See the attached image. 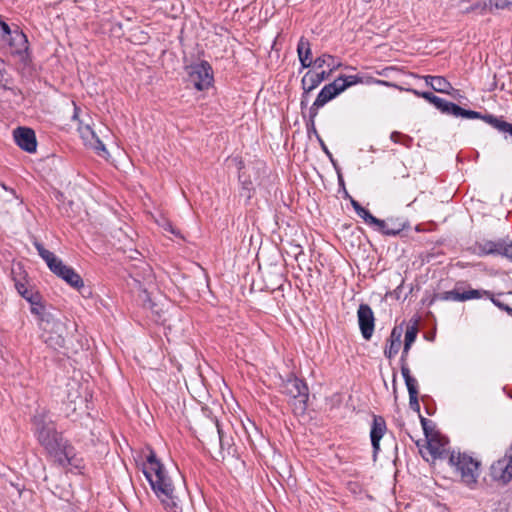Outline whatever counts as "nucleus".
<instances>
[{
    "mask_svg": "<svg viewBox=\"0 0 512 512\" xmlns=\"http://www.w3.org/2000/svg\"><path fill=\"white\" fill-rule=\"evenodd\" d=\"M32 425L38 442L55 463L62 467L77 466L73 447L56 430L55 424L45 408L36 410L32 418Z\"/></svg>",
    "mask_w": 512,
    "mask_h": 512,
    "instance_id": "1",
    "label": "nucleus"
},
{
    "mask_svg": "<svg viewBox=\"0 0 512 512\" xmlns=\"http://www.w3.org/2000/svg\"><path fill=\"white\" fill-rule=\"evenodd\" d=\"M143 473L165 508L176 512L179 497L176 494L175 486L153 451H150L147 456V461L143 465Z\"/></svg>",
    "mask_w": 512,
    "mask_h": 512,
    "instance_id": "2",
    "label": "nucleus"
},
{
    "mask_svg": "<svg viewBox=\"0 0 512 512\" xmlns=\"http://www.w3.org/2000/svg\"><path fill=\"white\" fill-rule=\"evenodd\" d=\"M363 82V78L358 75H342L335 79L332 83L325 85L319 92L317 98L315 99L310 109L311 117H315L317 114V110L320 107H323L326 103H328L330 100H332L340 93L345 91L348 87Z\"/></svg>",
    "mask_w": 512,
    "mask_h": 512,
    "instance_id": "3",
    "label": "nucleus"
},
{
    "mask_svg": "<svg viewBox=\"0 0 512 512\" xmlns=\"http://www.w3.org/2000/svg\"><path fill=\"white\" fill-rule=\"evenodd\" d=\"M34 245L40 257L46 262L47 266L54 274L65 280L73 288L80 289L84 286L82 278L73 268L64 265L54 253L45 249L41 243L35 242Z\"/></svg>",
    "mask_w": 512,
    "mask_h": 512,
    "instance_id": "4",
    "label": "nucleus"
},
{
    "mask_svg": "<svg viewBox=\"0 0 512 512\" xmlns=\"http://www.w3.org/2000/svg\"><path fill=\"white\" fill-rule=\"evenodd\" d=\"M449 464L455 468L465 485L472 486L477 482L480 463L476 459L465 453L452 452L449 455Z\"/></svg>",
    "mask_w": 512,
    "mask_h": 512,
    "instance_id": "5",
    "label": "nucleus"
},
{
    "mask_svg": "<svg viewBox=\"0 0 512 512\" xmlns=\"http://www.w3.org/2000/svg\"><path fill=\"white\" fill-rule=\"evenodd\" d=\"M281 392L290 398L295 413L306 410L309 397L307 385L295 376H289L281 386Z\"/></svg>",
    "mask_w": 512,
    "mask_h": 512,
    "instance_id": "6",
    "label": "nucleus"
},
{
    "mask_svg": "<svg viewBox=\"0 0 512 512\" xmlns=\"http://www.w3.org/2000/svg\"><path fill=\"white\" fill-rule=\"evenodd\" d=\"M421 424L426 436V445L420 448L422 456L429 461L444 457L447 454V440L439 434H431L429 432L430 421L424 417H420Z\"/></svg>",
    "mask_w": 512,
    "mask_h": 512,
    "instance_id": "7",
    "label": "nucleus"
},
{
    "mask_svg": "<svg viewBox=\"0 0 512 512\" xmlns=\"http://www.w3.org/2000/svg\"><path fill=\"white\" fill-rule=\"evenodd\" d=\"M186 70L189 82L193 84L197 90L202 91L211 86L213 82V72L208 62L202 61L189 65Z\"/></svg>",
    "mask_w": 512,
    "mask_h": 512,
    "instance_id": "8",
    "label": "nucleus"
},
{
    "mask_svg": "<svg viewBox=\"0 0 512 512\" xmlns=\"http://www.w3.org/2000/svg\"><path fill=\"white\" fill-rule=\"evenodd\" d=\"M351 204L356 214L362 218L367 225L372 226L375 230L381 232L382 234L395 236L401 232L400 227L397 229H389L388 221L376 218L367 209L362 207L358 201L352 199Z\"/></svg>",
    "mask_w": 512,
    "mask_h": 512,
    "instance_id": "9",
    "label": "nucleus"
},
{
    "mask_svg": "<svg viewBox=\"0 0 512 512\" xmlns=\"http://www.w3.org/2000/svg\"><path fill=\"white\" fill-rule=\"evenodd\" d=\"M358 324L365 340H370L375 326V317L368 304H360L357 310Z\"/></svg>",
    "mask_w": 512,
    "mask_h": 512,
    "instance_id": "10",
    "label": "nucleus"
},
{
    "mask_svg": "<svg viewBox=\"0 0 512 512\" xmlns=\"http://www.w3.org/2000/svg\"><path fill=\"white\" fill-rule=\"evenodd\" d=\"M16 144L28 153H33L37 148L35 133L32 129L26 127H18L13 132Z\"/></svg>",
    "mask_w": 512,
    "mask_h": 512,
    "instance_id": "11",
    "label": "nucleus"
},
{
    "mask_svg": "<svg viewBox=\"0 0 512 512\" xmlns=\"http://www.w3.org/2000/svg\"><path fill=\"white\" fill-rule=\"evenodd\" d=\"M81 138L86 146L91 147L96 153L102 157L108 155V151L102 141L97 137L95 132L89 125H81L78 128Z\"/></svg>",
    "mask_w": 512,
    "mask_h": 512,
    "instance_id": "12",
    "label": "nucleus"
},
{
    "mask_svg": "<svg viewBox=\"0 0 512 512\" xmlns=\"http://www.w3.org/2000/svg\"><path fill=\"white\" fill-rule=\"evenodd\" d=\"M402 334L403 328L401 326H396L392 329L390 337L387 340V344L384 349V355L388 359H392L399 352L402 343Z\"/></svg>",
    "mask_w": 512,
    "mask_h": 512,
    "instance_id": "13",
    "label": "nucleus"
},
{
    "mask_svg": "<svg viewBox=\"0 0 512 512\" xmlns=\"http://www.w3.org/2000/svg\"><path fill=\"white\" fill-rule=\"evenodd\" d=\"M386 432V423L381 416H374L373 424L370 431V438L374 454L380 449V440Z\"/></svg>",
    "mask_w": 512,
    "mask_h": 512,
    "instance_id": "14",
    "label": "nucleus"
},
{
    "mask_svg": "<svg viewBox=\"0 0 512 512\" xmlns=\"http://www.w3.org/2000/svg\"><path fill=\"white\" fill-rule=\"evenodd\" d=\"M423 79L425 80L426 84L436 92L445 93L449 95H453L454 92H457L452 87L451 83L443 76L426 75L423 76Z\"/></svg>",
    "mask_w": 512,
    "mask_h": 512,
    "instance_id": "15",
    "label": "nucleus"
},
{
    "mask_svg": "<svg viewBox=\"0 0 512 512\" xmlns=\"http://www.w3.org/2000/svg\"><path fill=\"white\" fill-rule=\"evenodd\" d=\"M52 324L55 328H58V334L49 333V336L46 337V343L57 349L64 346L66 327L62 321L56 319H52Z\"/></svg>",
    "mask_w": 512,
    "mask_h": 512,
    "instance_id": "16",
    "label": "nucleus"
},
{
    "mask_svg": "<svg viewBox=\"0 0 512 512\" xmlns=\"http://www.w3.org/2000/svg\"><path fill=\"white\" fill-rule=\"evenodd\" d=\"M503 240H483L476 244L475 250L479 255H500Z\"/></svg>",
    "mask_w": 512,
    "mask_h": 512,
    "instance_id": "17",
    "label": "nucleus"
},
{
    "mask_svg": "<svg viewBox=\"0 0 512 512\" xmlns=\"http://www.w3.org/2000/svg\"><path fill=\"white\" fill-rule=\"evenodd\" d=\"M297 53H298V57L301 62V65L304 68H308L312 64H314V61H312V57H311L310 42L306 38H304V37L300 38L298 45H297Z\"/></svg>",
    "mask_w": 512,
    "mask_h": 512,
    "instance_id": "18",
    "label": "nucleus"
},
{
    "mask_svg": "<svg viewBox=\"0 0 512 512\" xmlns=\"http://www.w3.org/2000/svg\"><path fill=\"white\" fill-rule=\"evenodd\" d=\"M314 66L317 69L327 66L329 67L330 73H333L334 71L341 67V62L336 60V58L332 55L323 54L314 60Z\"/></svg>",
    "mask_w": 512,
    "mask_h": 512,
    "instance_id": "19",
    "label": "nucleus"
},
{
    "mask_svg": "<svg viewBox=\"0 0 512 512\" xmlns=\"http://www.w3.org/2000/svg\"><path fill=\"white\" fill-rule=\"evenodd\" d=\"M484 122L497 129L499 132L506 133L512 138V124L506 122L502 118H498L494 115L484 117Z\"/></svg>",
    "mask_w": 512,
    "mask_h": 512,
    "instance_id": "20",
    "label": "nucleus"
},
{
    "mask_svg": "<svg viewBox=\"0 0 512 512\" xmlns=\"http://www.w3.org/2000/svg\"><path fill=\"white\" fill-rule=\"evenodd\" d=\"M418 330L415 326H408L405 331V339H404V347L401 356V361L404 362L405 358H407L408 352L415 342L417 337Z\"/></svg>",
    "mask_w": 512,
    "mask_h": 512,
    "instance_id": "21",
    "label": "nucleus"
},
{
    "mask_svg": "<svg viewBox=\"0 0 512 512\" xmlns=\"http://www.w3.org/2000/svg\"><path fill=\"white\" fill-rule=\"evenodd\" d=\"M315 71H308L302 78V86L306 92H311L321 84Z\"/></svg>",
    "mask_w": 512,
    "mask_h": 512,
    "instance_id": "22",
    "label": "nucleus"
},
{
    "mask_svg": "<svg viewBox=\"0 0 512 512\" xmlns=\"http://www.w3.org/2000/svg\"><path fill=\"white\" fill-rule=\"evenodd\" d=\"M435 107L440 110L442 113L453 115L455 117H458L459 111H461V107L452 103L448 102L442 98L439 97L438 102L436 103Z\"/></svg>",
    "mask_w": 512,
    "mask_h": 512,
    "instance_id": "23",
    "label": "nucleus"
},
{
    "mask_svg": "<svg viewBox=\"0 0 512 512\" xmlns=\"http://www.w3.org/2000/svg\"><path fill=\"white\" fill-rule=\"evenodd\" d=\"M500 296H504L503 293H499L495 296L493 293L490 294L489 299L491 302L497 306L499 309L507 312L510 316H512V307L506 304L505 302L499 299ZM506 297L510 298L508 301L512 304V292H508L505 294Z\"/></svg>",
    "mask_w": 512,
    "mask_h": 512,
    "instance_id": "24",
    "label": "nucleus"
},
{
    "mask_svg": "<svg viewBox=\"0 0 512 512\" xmlns=\"http://www.w3.org/2000/svg\"><path fill=\"white\" fill-rule=\"evenodd\" d=\"M461 294H462V301L464 302V301L473 300V299H480L483 297L489 298L491 292L488 290H483V289L470 288L468 290L461 291Z\"/></svg>",
    "mask_w": 512,
    "mask_h": 512,
    "instance_id": "25",
    "label": "nucleus"
},
{
    "mask_svg": "<svg viewBox=\"0 0 512 512\" xmlns=\"http://www.w3.org/2000/svg\"><path fill=\"white\" fill-rule=\"evenodd\" d=\"M494 9L512 12V0H489V11L493 12Z\"/></svg>",
    "mask_w": 512,
    "mask_h": 512,
    "instance_id": "26",
    "label": "nucleus"
},
{
    "mask_svg": "<svg viewBox=\"0 0 512 512\" xmlns=\"http://www.w3.org/2000/svg\"><path fill=\"white\" fill-rule=\"evenodd\" d=\"M441 300L445 301H455V302H463L462 301V294L458 287L451 291H446L440 295Z\"/></svg>",
    "mask_w": 512,
    "mask_h": 512,
    "instance_id": "27",
    "label": "nucleus"
},
{
    "mask_svg": "<svg viewBox=\"0 0 512 512\" xmlns=\"http://www.w3.org/2000/svg\"><path fill=\"white\" fill-rule=\"evenodd\" d=\"M490 114L482 115L479 112L466 110L461 108V111L458 113V117H463L467 119H482L484 121V117L489 116Z\"/></svg>",
    "mask_w": 512,
    "mask_h": 512,
    "instance_id": "28",
    "label": "nucleus"
},
{
    "mask_svg": "<svg viewBox=\"0 0 512 512\" xmlns=\"http://www.w3.org/2000/svg\"><path fill=\"white\" fill-rule=\"evenodd\" d=\"M157 222H158V225L160 227H162L164 231L170 232L171 234H173L177 237H182L180 232L172 225V223L169 220L162 218L161 220H159Z\"/></svg>",
    "mask_w": 512,
    "mask_h": 512,
    "instance_id": "29",
    "label": "nucleus"
},
{
    "mask_svg": "<svg viewBox=\"0 0 512 512\" xmlns=\"http://www.w3.org/2000/svg\"><path fill=\"white\" fill-rule=\"evenodd\" d=\"M413 93L416 96L421 97V98L427 100L429 103L433 104L434 106L436 105V103L438 102V99H439L438 96L434 95L431 92H419L417 90H413Z\"/></svg>",
    "mask_w": 512,
    "mask_h": 512,
    "instance_id": "30",
    "label": "nucleus"
},
{
    "mask_svg": "<svg viewBox=\"0 0 512 512\" xmlns=\"http://www.w3.org/2000/svg\"><path fill=\"white\" fill-rule=\"evenodd\" d=\"M500 255L512 260V241L503 240Z\"/></svg>",
    "mask_w": 512,
    "mask_h": 512,
    "instance_id": "31",
    "label": "nucleus"
},
{
    "mask_svg": "<svg viewBox=\"0 0 512 512\" xmlns=\"http://www.w3.org/2000/svg\"><path fill=\"white\" fill-rule=\"evenodd\" d=\"M405 384L407 386L409 395L418 394L417 380L415 378L410 377V378L405 379Z\"/></svg>",
    "mask_w": 512,
    "mask_h": 512,
    "instance_id": "32",
    "label": "nucleus"
},
{
    "mask_svg": "<svg viewBox=\"0 0 512 512\" xmlns=\"http://www.w3.org/2000/svg\"><path fill=\"white\" fill-rule=\"evenodd\" d=\"M476 10H479L480 14H484L485 11H489V2L486 3H476L472 6H470L469 8H467L466 12H473V11H476Z\"/></svg>",
    "mask_w": 512,
    "mask_h": 512,
    "instance_id": "33",
    "label": "nucleus"
},
{
    "mask_svg": "<svg viewBox=\"0 0 512 512\" xmlns=\"http://www.w3.org/2000/svg\"><path fill=\"white\" fill-rule=\"evenodd\" d=\"M390 138L393 142L401 144H406V142L410 141L409 137L404 136L399 132H393Z\"/></svg>",
    "mask_w": 512,
    "mask_h": 512,
    "instance_id": "34",
    "label": "nucleus"
},
{
    "mask_svg": "<svg viewBox=\"0 0 512 512\" xmlns=\"http://www.w3.org/2000/svg\"><path fill=\"white\" fill-rule=\"evenodd\" d=\"M14 39L20 42V47H19L18 51L26 48L27 39H26V36L22 32L16 31Z\"/></svg>",
    "mask_w": 512,
    "mask_h": 512,
    "instance_id": "35",
    "label": "nucleus"
},
{
    "mask_svg": "<svg viewBox=\"0 0 512 512\" xmlns=\"http://www.w3.org/2000/svg\"><path fill=\"white\" fill-rule=\"evenodd\" d=\"M409 404H410L411 409L419 412L420 405H419V401H418V394L409 395Z\"/></svg>",
    "mask_w": 512,
    "mask_h": 512,
    "instance_id": "36",
    "label": "nucleus"
},
{
    "mask_svg": "<svg viewBox=\"0 0 512 512\" xmlns=\"http://www.w3.org/2000/svg\"><path fill=\"white\" fill-rule=\"evenodd\" d=\"M44 330L48 333L58 334V328H55L52 324V319H47L45 321Z\"/></svg>",
    "mask_w": 512,
    "mask_h": 512,
    "instance_id": "37",
    "label": "nucleus"
},
{
    "mask_svg": "<svg viewBox=\"0 0 512 512\" xmlns=\"http://www.w3.org/2000/svg\"><path fill=\"white\" fill-rule=\"evenodd\" d=\"M401 373H402L404 380L412 377L410 375V369L408 368V366L406 364V359L404 360V362L401 361Z\"/></svg>",
    "mask_w": 512,
    "mask_h": 512,
    "instance_id": "38",
    "label": "nucleus"
},
{
    "mask_svg": "<svg viewBox=\"0 0 512 512\" xmlns=\"http://www.w3.org/2000/svg\"><path fill=\"white\" fill-rule=\"evenodd\" d=\"M239 180L245 189H250L249 186L252 184V182L250 180L244 179V173L239 174Z\"/></svg>",
    "mask_w": 512,
    "mask_h": 512,
    "instance_id": "39",
    "label": "nucleus"
},
{
    "mask_svg": "<svg viewBox=\"0 0 512 512\" xmlns=\"http://www.w3.org/2000/svg\"><path fill=\"white\" fill-rule=\"evenodd\" d=\"M0 28L4 34L9 35L11 33V29H10L9 25L3 21H0Z\"/></svg>",
    "mask_w": 512,
    "mask_h": 512,
    "instance_id": "40",
    "label": "nucleus"
},
{
    "mask_svg": "<svg viewBox=\"0 0 512 512\" xmlns=\"http://www.w3.org/2000/svg\"><path fill=\"white\" fill-rule=\"evenodd\" d=\"M332 73H330V71L326 72V71H321V72H316V75H318V77L320 78L319 80L322 82L324 81L325 79H327Z\"/></svg>",
    "mask_w": 512,
    "mask_h": 512,
    "instance_id": "41",
    "label": "nucleus"
},
{
    "mask_svg": "<svg viewBox=\"0 0 512 512\" xmlns=\"http://www.w3.org/2000/svg\"><path fill=\"white\" fill-rule=\"evenodd\" d=\"M4 72H5V65L4 62L0 59V84H2L4 80Z\"/></svg>",
    "mask_w": 512,
    "mask_h": 512,
    "instance_id": "42",
    "label": "nucleus"
},
{
    "mask_svg": "<svg viewBox=\"0 0 512 512\" xmlns=\"http://www.w3.org/2000/svg\"><path fill=\"white\" fill-rule=\"evenodd\" d=\"M321 146H322L323 151L331 158L332 154L329 152L328 148L326 147V145L324 144L323 141H321Z\"/></svg>",
    "mask_w": 512,
    "mask_h": 512,
    "instance_id": "43",
    "label": "nucleus"
},
{
    "mask_svg": "<svg viewBox=\"0 0 512 512\" xmlns=\"http://www.w3.org/2000/svg\"><path fill=\"white\" fill-rule=\"evenodd\" d=\"M374 82L381 85L390 86V83L384 80H375Z\"/></svg>",
    "mask_w": 512,
    "mask_h": 512,
    "instance_id": "44",
    "label": "nucleus"
},
{
    "mask_svg": "<svg viewBox=\"0 0 512 512\" xmlns=\"http://www.w3.org/2000/svg\"><path fill=\"white\" fill-rule=\"evenodd\" d=\"M216 428H217V432H218V434H219L220 444L222 445V431H221V429L219 428V425H218V424L216 425Z\"/></svg>",
    "mask_w": 512,
    "mask_h": 512,
    "instance_id": "45",
    "label": "nucleus"
},
{
    "mask_svg": "<svg viewBox=\"0 0 512 512\" xmlns=\"http://www.w3.org/2000/svg\"><path fill=\"white\" fill-rule=\"evenodd\" d=\"M398 227L401 228V230L403 229L402 225L401 224H398L397 226H393L389 223V229H397Z\"/></svg>",
    "mask_w": 512,
    "mask_h": 512,
    "instance_id": "46",
    "label": "nucleus"
},
{
    "mask_svg": "<svg viewBox=\"0 0 512 512\" xmlns=\"http://www.w3.org/2000/svg\"><path fill=\"white\" fill-rule=\"evenodd\" d=\"M32 312H33V313H35V314H39V313H40V312H39V309H38V308H36V307H33V308H32Z\"/></svg>",
    "mask_w": 512,
    "mask_h": 512,
    "instance_id": "47",
    "label": "nucleus"
}]
</instances>
